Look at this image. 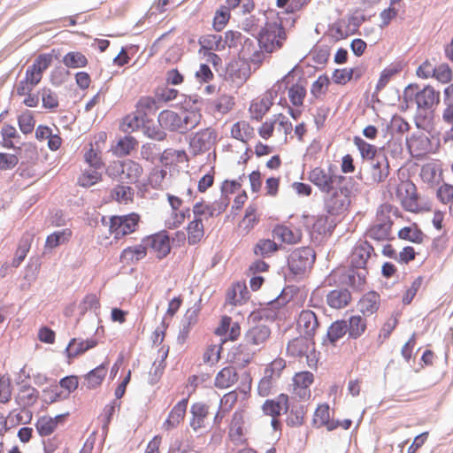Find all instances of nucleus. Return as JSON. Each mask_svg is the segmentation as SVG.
<instances>
[{
	"label": "nucleus",
	"instance_id": "ddd939ff",
	"mask_svg": "<svg viewBox=\"0 0 453 453\" xmlns=\"http://www.w3.org/2000/svg\"><path fill=\"white\" fill-rule=\"evenodd\" d=\"M218 132L213 127H206L196 132L190 139L189 147L194 155L208 151L215 145Z\"/></svg>",
	"mask_w": 453,
	"mask_h": 453
},
{
	"label": "nucleus",
	"instance_id": "4468645a",
	"mask_svg": "<svg viewBox=\"0 0 453 453\" xmlns=\"http://www.w3.org/2000/svg\"><path fill=\"white\" fill-rule=\"evenodd\" d=\"M142 242L154 251L158 259L166 257L171 252L170 237L166 230L142 238Z\"/></svg>",
	"mask_w": 453,
	"mask_h": 453
},
{
	"label": "nucleus",
	"instance_id": "6e6d98bb",
	"mask_svg": "<svg viewBox=\"0 0 453 453\" xmlns=\"http://www.w3.org/2000/svg\"><path fill=\"white\" fill-rule=\"evenodd\" d=\"M63 64L71 69L84 68L88 65V58L80 51H69L62 59Z\"/></svg>",
	"mask_w": 453,
	"mask_h": 453
},
{
	"label": "nucleus",
	"instance_id": "c9c22d12",
	"mask_svg": "<svg viewBox=\"0 0 453 453\" xmlns=\"http://www.w3.org/2000/svg\"><path fill=\"white\" fill-rule=\"evenodd\" d=\"M157 121L163 130L180 133V113L171 110L162 111L157 117Z\"/></svg>",
	"mask_w": 453,
	"mask_h": 453
},
{
	"label": "nucleus",
	"instance_id": "39448f33",
	"mask_svg": "<svg viewBox=\"0 0 453 453\" xmlns=\"http://www.w3.org/2000/svg\"><path fill=\"white\" fill-rule=\"evenodd\" d=\"M309 180L326 194L344 184L349 179L338 174L333 166L326 169L318 166L310 171Z\"/></svg>",
	"mask_w": 453,
	"mask_h": 453
},
{
	"label": "nucleus",
	"instance_id": "864d4df0",
	"mask_svg": "<svg viewBox=\"0 0 453 453\" xmlns=\"http://www.w3.org/2000/svg\"><path fill=\"white\" fill-rule=\"evenodd\" d=\"M188 160L185 150L167 149L165 150L160 157V162L165 165H176Z\"/></svg>",
	"mask_w": 453,
	"mask_h": 453
},
{
	"label": "nucleus",
	"instance_id": "6ab92c4d",
	"mask_svg": "<svg viewBox=\"0 0 453 453\" xmlns=\"http://www.w3.org/2000/svg\"><path fill=\"white\" fill-rule=\"evenodd\" d=\"M227 73L232 83L236 88H240L250 79L251 70L246 61L239 59L229 64Z\"/></svg>",
	"mask_w": 453,
	"mask_h": 453
},
{
	"label": "nucleus",
	"instance_id": "052dcab7",
	"mask_svg": "<svg viewBox=\"0 0 453 453\" xmlns=\"http://www.w3.org/2000/svg\"><path fill=\"white\" fill-rule=\"evenodd\" d=\"M347 331V321L339 319L331 324L327 329V338L332 344H334L338 340L342 338Z\"/></svg>",
	"mask_w": 453,
	"mask_h": 453
},
{
	"label": "nucleus",
	"instance_id": "69168bd1",
	"mask_svg": "<svg viewBox=\"0 0 453 453\" xmlns=\"http://www.w3.org/2000/svg\"><path fill=\"white\" fill-rule=\"evenodd\" d=\"M278 250L276 242L270 239H261L254 246V253L263 257H270Z\"/></svg>",
	"mask_w": 453,
	"mask_h": 453
},
{
	"label": "nucleus",
	"instance_id": "774afa93",
	"mask_svg": "<svg viewBox=\"0 0 453 453\" xmlns=\"http://www.w3.org/2000/svg\"><path fill=\"white\" fill-rule=\"evenodd\" d=\"M145 121L146 119L135 111L123 119L122 127L125 132H133L143 126Z\"/></svg>",
	"mask_w": 453,
	"mask_h": 453
},
{
	"label": "nucleus",
	"instance_id": "0e129e2a",
	"mask_svg": "<svg viewBox=\"0 0 453 453\" xmlns=\"http://www.w3.org/2000/svg\"><path fill=\"white\" fill-rule=\"evenodd\" d=\"M58 426L57 418L42 416L38 418L35 427L41 436L50 435Z\"/></svg>",
	"mask_w": 453,
	"mask_h": 453
},
{
	"label": "nucleus",
	"instance_id": "e433bc0d",
	"mask_svg": "<svg viewBox=\"0 0 453 453\" xmlns=\"http://www.w3.org/2000/svg\"><path fill=\"white\" fill-rule=\"evenodd\" d=\"M228 435L231 441L235 443H241L243 441L244 418L242 411H234L229 425Z\"/></svg>",
	"mask_w": 453,
	"mask_h": 453
},
{
	"label": "nucleus",
	"instance_id": "4c0bfd02",
	"mask_svg": "<svg viewBox=\"0 0 453 453\" xmlns=\"http://www.w3.org/2000/svg\"><path fill=\"white\" fill-rule=\"evenodd\" d=\"M313 421L318 426H326L328 431H333L339 426V421L330 418V409L326 403L318 406Z\"/></svg>",
	"mask_w": 453,
	"mask_h": 453
},
{
	"label": "nucleus",
	"instance_id": "72a5a7b5",
	"mask_svg": "<svg viewBox=\"0 0 453 453\" xmlns=\"http://www.w3.org/2000/svg\"><path fill=\"white\" fill-rule=\"evenodd\" d=\"M96 345L97 341L95 339L78 340L76 338H73L69 342L65 351L68 358L73 359L80 355H82L88 349L95 348Z\"/></svg>",
	"mask_w": 453,
	"mask_h": 453
},
{
	"label": "nucleus",
	"instance_id": "f257e3e1",
	"mask_svg": "<svg viewBox=\"0 0 453 453\" xmlns=\"http://www.w3.org/2000/svg\"><path fill=\"white\" fill-rule=\"evenodd\" d=\"M228 204L227 197L220 198L212 203H206L203 199L196 202L192 206L193 219L188 221L185 227L187 237L182 231H177L175 233L176 237L183 242L187 240L189 245L201 242L205 234L203 220L219 216L226 210Z\"/></svg>",
	"mask_w": 453,
	"mask_h": 453
},
{
	"label": "nucleus",
	"instance_id": "c03bdc74",
	"mask_svg": "<svg viewBox=\"0 0 453 453\" xmlns=\"http://www.w3.org/2000/svg\"><path fill=\"white\" fill-rule=\"evenodd\" d=\"M39 397V392L31 386H22L16 395L17 403L26 409L34 405Z\"/></svg>",
	"mask_w": 453,
	"mask_h": 453
},
{
	"label": "nucleus",
	"instance_id": "dca6fc26",
	"mask_svg": "<svg viewBox=\"0 0 453 453\" xmlns=\"http://www.w3.org/2000/svg\"><path fill=\"white\" fill-rule=\"evenodd\" d=\"M390 173L388 157L379 153L371 162L369 178L372 183L379 184L386 180Z\"/></svg>",
	"mask_w": 453,
	"mask_h": 453
},
{
	"label": "nucleus",
	"instance_id": "a19ab883",
	"mask_svg": "<svg viewBox=\"0 0 453 453\" xmlns=\"http://www.w3.org/2000/svg\"><path fill=\"white\" fill-rule=\"evenodd\" d=\"M238 380V373L233 366L222 368L215 377L214 385L218 388H227Z\"/></svg>",
	"mask_w": 453,
	"mask_h": 453
},
{
	"label": "nucleus",
	"instance_id": "bb28decb",
	"mask_svg": "<svg viewBox=\"0 0 453 453\" xmlns=\"http://www.w3.org/2000/svg\"><path fill=\"white\" fill-rule=\"evenodd\" d=\"M260 215L257 206L250 203L245 210L244 215L237 225V228L242 234H248L258 224Z\"/></svg>",
	"mask_w": 453,
	"mask_h": 453
},
{
	"label": "nucleus",
	"instance_id": "79ce46f5",
	"mask_svg": "<svg viewBox=\"0 0 453 453\" xmlns=\"http://www.w3.org/2000/svg\"><path fill=\"white\" fill-rule=\"evenodd\" d=\"M351 301V294L348 289H334L326 296V303L333 309H342Z\"/></svg>",
	"mask_w": 453,
	"mask_h": 453
},
{
	"label": "nucleus",
	"instance_id": "7ed1b4c3",
	"mask_svg": "<svg viewBox=\"0 0 453 453\" xmlns=\"http://www.w3.org/2000/svg\"><path fill=\"white\" fill-rule=\"evenodd\" d=\"M352 179H349L344 184L334 188L330 193H326L325 208L331 215H341L348 211L351 203Z\"/></svg>",
	"mask_w": 453,
	"mask_h": 453
},
{
	"label": "nucleus",
	"instance_id": "13d9d810",
	"mask_svg": "<svg viewBox=\"0 0 453 453\" xmlns=\"http://www.w3.org/2000/svg\"><path fill=\"white\" fill-rule=\"evenodd\" d=\"M111 197L119 203L127 204L134 200V189L128 186L117 185L111 189Z\"/></svg>",
	"mask_w": 453,
	"mask_h": 453
},
{
	"label": "nucleus",
	"instance_id": "603ef678",
	"mask_svg": "<svg viewBox=\"0 0 453 453\" xmlns=\"http://www.w3.org/2000/svg\"><path fill=\"white\" fill-rule=\"evenodd\" d=\"M286 366V360L282 357H277L265 366L263 376L277 383Z\"/></svg>",
	"mask_w": 453,
	"mask_h": 453
},
{
	"label": "nucleus",
	"instance_id": "f8f14e48",
	"mask_svg": "<svg viewBox=\"0 0 453 453\" xmlns=\"http://www.w3.org/2000/svg\"><path fill=\"white\" fill-rule=\"evenodd\" d=\"M314 381V375L308 371L296 372L289 386L292 397L298 401H308L311 398V386Z\"/></svg>",
	"mask_w": 453,
	"mask_h": 453
},
{
	"label": "nucleus",
	"instance_id": "9b49d317",
	"mask_svg": "<svg viewBox=\"0 0 453 453\" xmlns=\"http://www.w3.org/2000/svg\"><path fill=\"white\" fill-rule=\"evenodd\" d=\"M395 193L405 211L413 213H418L421 211L417 188L413 182L411 180L401 181L396 188Z\"/></svg>",
	"mask_w": 453,
	"mask_h": 453
},
{
	"label": "nucleus",
	"instance_id": "412c9836",
	"mask_svg": "<svg viewBox=\"0 0 453 453\" xmlns=\"http://www.w3.org/2000/svg\"><path fill=\"white\" fill-rule=\"evenodd\" d=\"M214 333L216 335L223 337V342H234L241 335V326L239 323L233 322L231 317L224 315L221 317L220 323Z\"/></svg>",
	"mask_w": 453,
	"mask_h": 453
},
{
	"label": "nucleus",
	"instance_id": "1a4fd4ad",
	"mask_svg": "<svg viewBox=\"0 0 453 453\" xmlns=\"http://www.w3.org/2000/svg\"><path fill=\"white\" fill-rule=\"evenodd\" d=\"M287 353L291 357H306L307 365L313 367L317 364L313 338L301 335L291 340L287 346Z\"/></svg>",
	"mask_w": 453,
	"mask_h": 453
},
{
	"label": "nucleus",
	"instance_id": "393cba45",
	"mask_svg": "<svg viewBox=\"0 0 453 453\" xmlns=\"http://www.w3.org/2000/svg\"><path fill=\"white\" fill-rule=\"evenodd\" d=\"M373 250L367 241L358 242L351 253V265L357 268H365Z\"/></svg>",
	"mask_w": 453,
	"mask_h": 453
},
{
	"label": "nucleus",
	"instance_id": "a878e982",
	"mask_svg": "<svg viewBox=\"0 0 453 453\" xmlns=\"http://www.w3.org/2000/svg\"><path fill=\"white\" fill-rule=\"evenodd\" d=\"M187 407L188 399H182L178 402L169 412L167 418L162 425V428L165 431H170L177 427L184 420Z\"/></svg>",
	"mask_w": 453,
	"mask_h": 453
},
{
	"label": "nucleus",
	"instance_id": "b1692460",
	"mask_svg": "<svg viewBox=\"0 0 453 453\" xmlns=\"http://www.w3.org/2000/svg\"><path fill=\"white\" fill-rule=\"evenodd\" d=\"M273 103L265 95L254 98L249 106V114L251 120L261 121L268 113Z\"/></svg>",
	"mask_w": 453,
	"mask_h": 453
},
{
	"label": "nucleus",
	"instance_id": "7c9ffc66",
	"mask_svg": "<svg viewBox=\"0 0 453 453\" xmlns=\"http://www.w3.org/2000/svg\"><path fill=\"white\" fill-rule=\"evenodd\" d=\"M114 165H118L121 168L123 179L126 180L128 183H137L143 174L142 166L134 160L117 162L114 163Z\"/></svg>",
	"mask_w": 453,
	"mask_h": 453
},
{
	"label": "nucleus",
	"instance_id": "ea45409f",
	"mask_svg": "<svg viewBox=\"0 0 453 453\" xmlns=\"http://www.w3.org/2000/svg\"><path fill=\"white\" fill-rule=\"evenodd\" d=\"M274 238L287 244H296L301 241L302 233L284 225H277L273 230Z\"/></svg>",
	"mask_w": 453,
	"mask_h": 453
},
{
	"label": "nucleus",
	"instance_id": "e2e57ef3",
	"mask_svg": "<svg viewBox=\"0 0 453 453\" xmlns=\"http://www.w3.org/2000/svg\"><path fill=\"white\" fill-rule=\"evenodd\" d=\"M213 110L220 114H226L235 105L234 97L228 94H222L212 103Z\"/></svg>",
	"mask_w": 453,
	"mask_h": 453
},
{
	"label": "nucleus",
	"instance_id": "c85d7f7f",
	"mask_svg": "<svg viewBox=\"0 0 453 453\" xmlns=\"http://www.w3.org/2000/svg\"><path fill=\"white\" fill-rule=\"evenodd\" d=\"M380 306V296L374 291L365 293L357 303L358 311L366 317L376 313Z\"/></svg>",
	"mask_w": 453,
	"mask_h": 453
},
{
	"label": "nucleus",
	"instance_id": "c756f323",
	"mask_svg": "<svg viewBox=\"0 0 453 453\" xmlns=\"http://www.w3.org/2000/svg\"><path fill=\"white\" fill-rule=\"evenodd\" d=\"M107 372H108V364L103 363V364L99 365L98 366L92 369L91 371H89L88 373H86L83 376V380H84L83 385L88 389H96V388H99L103 384V382L107 375Z\"/></svg>",
	"mask_w": 453,
	"mask_h": 453
},
{
	"label": "nucleus",
	"instance_id": "bf43d9fd",
	"mask_svg": "<svg viewBox=\"0 0 453 453\" xmlns=\"http://www.w3.org/2000/svg\"><path fill=\"white\" fill-rule=\"evenodd\" d=\"M135 108V111L148 120V116L154 114L157 111V105L154 98L150 96H142L138 100Z\"/></svg>",
	"mask_w": 453,
	"mask_h": 453
},
{
	"label": "nucleus",
	"instance_id": "de8ad7c7",
	"mask_svg": "<svg viewBox=\"0 0 453 453\" xmlns=\"http://www.w3.org/2000/svg\"><path fill=\"white\" fill-rule=\"evenodd\" d=\"M295 79L294 70L288 72L281 80L278 81L273 86L264 94L274 104V100L279 95H284L288 86Z\"/></svg>",
	"mask_w": 453,
	"mask_h": 453
},
{
	"label": "nucleus",
	"instance_id": "a211bd4d",
	"mask_svg": "<svg viewBox=\"0 0 453 453\" xmlns=\"http://www.w3.org/2000/svg\"><path fill=\"white\" fill-rule=\"evenodd\" d=\"M261 409L266 416L280 417L281 414L287 413L289 409V396L281 393L274 398L265 400Z\"/></svg>",
	"mask_w": 453,
	"mask_h": 453
},
{
	"label": "nucleus",
	"instance_id": "9d476101",
	"mask_svg": "<svg viewBox=\"0 0 453 453\" xmlns=\"http://www.w3.org/2000/svg\"><path fill=\"white\" fill-rule=\"evenodd\" d=\"M315 257V252L310 247L296 249L288 259L289 270L296 275H303L312 267Z\"/></svg>",
	"mask_w": 453,
	"mask_h": 453
},
{
	"label": "nucleus",
	"instance_id": "2f4dec72",
	"mask_svg": "<svg viewBox=\"0 0 453 453\" xmlns=\"http://www.w3.org/2000/svg\"><path fill=\"white\" fill-rule=\"evenodd\" d=\"M210 407L204 403H195L192 404L190 412V426L195 432L205 427V420L209 415Z\"/></svg>",
	"mask_w": 453,
	"mask_h": 453
},
{
	"label": "nucleus",
	"instance_id": "cd10ccee",
	"mask_svg": "<svg viewBox=\"0 0 453 453\" xmlns=\"http://www.w3.org/2000/svg\"><path fill=\"white\" fill-rule=\"evenodd\" d=\"M230 135L234 140L248 143L255 137V128L249 121L241 119L232 125Z\"/></svg>",
	"mask_w": 453,
	"mask_h": 453
},
{
	"label": "nucleus",
	"instance_id": "0eeeda50",
	"mask_svg": "<svg viewBox=\"0 0 453 453\" xmlns=\"http://www.w3.org/2000/svg\"><path fill=\"white\" fill-rule=\"evenodd\" d=\"M140 222L141 216L136 212L111 216L108 221L109 233L115 240H119L136 232Z\"/></svg>",
	"mask_w": 453,
	"mask_h": 453
},
{
	"label": "nucleus",
	"instance_id": "8fccbe9b",
	"mask_svg": "<svg viewBox=\"0 0 453 453\" xmlns=\"http://www.w3.org/2000/svg\"><path fill=\"white\" fill-rule=\"evenodd\" d=\"M180 133H186L199 125L202 114L199 111H182L180 112Z\"/></svg>",
	"mask_w": 453,
	"mask_h": 453
},
{
	"label": "nucleus",
	"instance_id": "6e6552de",
	"mask_svg": "<svg viewBox=\"0 0 453 453\" xmlns=\"http://www.w3.org/2000/svg\"><path fill=\"white\" fill-rule=\"evenodd\" d=\"M166 199L170 206L165 219L164 220L165 226L173 230L181 226L186 219L190 217L189 207H185L183 200L173 194L167 193Z\"/></svg>",
	"mask_w": 453,
	"mask_h": 453
},
{
	"label": "nucleus",
	"instance_id": "5fc2aeb1",
	"mask_svg": "<svg viewBox=\"0 0 453 453\" xmlns=\"http://www.w3.org/2000/svg\"><path fill=\"white\" fill-rule=\"evenodd\" d=\"M288 96L294 106H302L306 96V88L302 82H295L293 79L288 88Z\"/></svg>",
	"mask_w": 453,
	"mask_h": 453
},
{
	"label": "nucleus",
	"instance_id": "aec40b11",
	"mask_svg": "<svg viewBox=\"0 0 453 453\" xmlns=\"http://www.w3.org/2000/svg\"><path fill=\"white\" fill-rule=\"evenodd\" d=\"M414 99L418 110L427 111L439 104L440 92L428 85L418 90Z\"/></svg>",
	"mask_w": 453,
	"mask_h": 453
},
{
	"label": "nucleus",
	"instance_id": "37998d69",
	"mask_svg": "<svg viewBox=\"0 0 453 453\" xmlns=\"http://www.w3.org/2000/svg\"><path fill=\"white\" fill-rule=\"evenodd\" d=\"M138 144V141L134 136L126 135L117 142L111 150L115 156L122 157L130 155L137 149Z\"/></svg>",
	"mask_w": 453,
	"mask_h": 453
},
{
	"label": "nucleus",
	"instance_id": "58836bf2",
	"mask_svg": "<svg viewBox=\"0 0 453 453\" xmlns=\"http://www.w3.org/2000/svg\"><path fill=\"white\" fill-rule=\"evenodd\" d=\"M248 294L245 282L237 281L227 290L226 301L231 305H240L248 299Z\"/></svg>",
	"mask_w": 453,
	"mask_h": 453
},
{
	"label": "nucleus",
	"instance_id": "f3484780",
	"mask_svg": "<svg viewBox=\"0 0 453 453\" xmlns=\"http://www.w3.org/2000/svg\"><path fill=\"white\" fill-rule=\"evenodd\" d=\"M296 326L302 335L314 338L319 328V322L314 311L303 310L298 316Z\"/></svg>",
	"mask_w": 453,
	"mask_h": 453
},
{
	"label": "nucleus",
	"instance_id": "49530a36",
	"mask_svg": "<svg viewBox=\"0 0 453 453\" xmlns=\"http://www.w3.org/2000/svg\"><path fill=\"white\" fill-rule=\"evenodd\" d=\"M367 327L366 319L361 315L350 316L347 322L349 338L357 339L362 336Z\"/></svg>",
	"mask_w": 453,
	"mask_h": 453
},
{
	"label": "nucleus",
	"instance_id": "473e14b6",
	"mask_svg": "<svg viewBox=\"0 0 453 453\" xmlns=\"http://www.w3.org/2000/svg\"><path fill=\"white\" fill-rule=\"evenodd\" d=\"M270 334V329L266 326H256L246 332L244 342L248 346H259L268 340Z\"/></svg>",
	"mask_w": 453,
	"mask_h": 453
},
{
	"label": "nucleus",
	"instance_id": "3c124183",
	"mask_svg": "<svg viewBox=\"0 0 453 453\" xmlns=\"http://www.w3.org/2000/svg\"><path fill=\"white\" fill-rule=\"evenodd\" d=\"M72 235L73 232L70 228L56 231L47 236L44 248L52 250L59 245L65 244L71 240Z\"/></svg>",
	"mask_w": 453,
	"mask_h": 453
},
{
	"label": "nucleus",
	"instance_id": "f704fd0d",
	"mask_svg": "<svg viewBox=\"0 0 453 453\" xmlns=\"http://www.w3.org/2000/svg\"><path fill=\"white\" fill-rule=\"evenodd\" d=\"M35 234L32 232H25L17 247V250L15 251V257H13L12 261V265L14 268H17L20 265V264L24 261L26 258L27 253L30 250L32 242L34 240Z\"/></svg>",
	"mask_w": 453,
	"mask_h": 453
},
{
	"label": "nucleus",
	"instance_id": "2eb2a0df",
	"mask_svg": "<svg viewBox=\"0 0 453 453\" xmlns=\"http://www.w3.org/2000/svg\"><path fill=\"white\" fill-rule=\"evenodd\" d=\"M249 395V391L244 389H234L226 393L220 399L219 411L214 417L215 423L219 424L224 417L234 409L239 399L246 401Z\"/></svg>",
	"mask_w": 453,
	"mask_h": 453
},
{
	"label": "nucleus",
	"instance_id": "338daca9",
	"mask_svg": "<svg viewBox=\"0 0 453 453\" xmlns=\"http://www.w3.org/2000/svg\"><path fill=\"white\" fill-rule=\"evenodd\" d=\"M41 95L43 108L55 111L59 105L58 94L51 88L44 87L41 90Z\"/></svg>",
	"mask_w": 453,
	"mask_h": 453
},
{
	"label": "nucleus",
	"instance_id": "09e8293b",
	"mask_svg": "<svg viewBox=\"0 0 453 453\" xmlns=\"http://www.w3.org/2000/svg\"><path fill=\"white\" fill-rule=\"evenodd\" d=\"M398 238L413 243L421 244L426 237L425 234L418 227V224L413 223L410 226H404L398 231Z\"/></svg>",
	"mask_w": 453,
	"mask_h": 453
},
{
	"label": "nucleus",
	"instance_id": "a18cd8bd",
	"mask_svg": "<svg viewBox=\"0 0 453 453\" xmlns=\"http://www.w3.org/2000/svg\"><path fill=\"white\" fill-rule=\"evenodd\" d=\"M200 53L224 50L223 37L219 35H206L199 39Z\"/></svg>",
	"mask_w": 453,
	"mask_h": 453
},
{
	"label": "nucleus",
	"instance_id": "f03ea898",
	"mask_svg": "<svg viewBox=\"0 0 453 453\" xmlns=\"http://www.w3.org/2000/svg\"><path fill=\"white\" fill-rule=\"evenodd\" d=\"M52 60V54H39L33 64L27 68L24 79L17 84L16 94L22 96L33 91L41 82L43 73L50 66Z\"/></svg>",
	"mask_w": 453,
	"mask_h": 453
},
{
	"label": "nucleus",
	"instance_id": "5701e85b",
	"mask_svg": "<svg viewBox=\"0 0 453 453\" xmlns=\"http://www.w3.org/2000/svg\"><path fill=\"white\" fill-rule=\"evenodd\" d=\"M410 153L414 157H420L426 155L431 147L429 138L424 134H413L406 140Z\"/></svg>",
	"mask_w": 453,
	"mask_h": 453
},
{
	"label": "nucleus",
	"instance_id": "4d7b16f0",
	"mask_svg": "<svg viewBox=\"0 0 453 453\" xmlns=\"http://www.w3.org/2000/svg\"><path fill=\"white\" fill-rule=\"evenodd\" d=\"M305 224L310 226L314 233L325 234L328 230V217L325 214L318 216H303Z\"/></svg>",
	"mask_w": 453,
	"mask_h": 453
},
{
	"label": "nucleus",
	"instance_id": "4be33fe9",
	"mask_svg": "<svg viewBox=\"0 0 453 453\" xmlns=\"http://www.w3.org/2000/svg\"><path fill=\"white\" fill-rule=\"evenodd\" d=\"M147 245L144 242L126 247L119 255V261L124 265L130 266L138 264L147 257Z\"/></svg>",
	"mask_w": 453,
	"mask_h": 453
},
{
	"label": "nucleus",
	"instance_id": "423d86ee",
	"mask_svg": "<svg viewBox=\"0 0 453 453\" xmlns=\"http://www.w3.org/2000/svg\"><path fill=\"white\" fill-rule=\"evenodd\" d=\"M393 209L389 203H383L378 208L376 221L366 232L369 238L375 241H385L389 238L393 226L390 218Z\"/></svg>",
	"mask_w": 453,
	"mask_h": 453
},
{
	"label": "nucleus",
	"instance_id": "680f3d73",
	"mask_svg": "<svg viewBox=\"0 0 453 453\" xmlns=\"http://www.w3.org/2000/svg\"><path fill=\"white\" fill-rule=\"evenodd\" d=\"M2 135V147L5 149H13L15 148L14 140H19L20 138L17 129L15 127L10 124H4L1 129Z\"/></svg>",
	"mask_w": 453,
	"mask_h": 453
},
{
	"label": "nucleus",
	"instance_id": "20e7f679",
	"mask_svg": "<svg viewBox=\"0 0 453 453\" xmlns=\"http://www.w3.org/2000/svg\"><path fill=\"white\" fill-rule=\"evenodd\" d=\"M287 34L282 24L278 21H268L258 35L259 47L267 53H273L282 48Z\"/></svg>",
	"mask_w": 453,
	"mask_h": 453
}]
</instances>
